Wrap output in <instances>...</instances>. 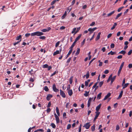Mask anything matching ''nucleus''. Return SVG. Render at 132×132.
Here are the masks:
<instances>
[{
  "label": "nucleus",
  "instance_id": "nucleus-1",
  "mask_svg": "<svg viewBox=\"0 0 132 132\" xmlns=\"http://www.w3.org/2000/svg\"><path fill=\"white\" fill-rule=\"evenodd\" d=\"M44 35V33L39 31H36L31 33V36H40Z\"/></svg>",
  "mask_w": 132,
  "mask_h": 132
},
{
  "label": "nucleus",
  "instance_id": "nucleus-2",
  "mask_svg": "<svg viewBox=\"0 0 132 132\" xmlns=\"http://www.w3.org/2000/svg\"><path fill=\"white\" fill-rule=\"evenodd\" d=\"M60 48L59 50H57L55 52H54L53 53V56H55L56 55L59 54L62 51V48L61 46H59Z\"/></svg>",
  "mask_w": 132,
  "mask_h": 132
},
{
  "label": "nucleus",
  "instance_id": "nucleus-3",
  "mask_svg": "<svg viewBox=\"0 0 132 132\" xmlns=\"http://www.w3.org/2000/svg\"><path fill=\"white\" fill-rule=\"evenodd\" d=\"M97 29V28L96 27H94L93 28H90L88 29V31L90 32V34H91L93 33L95 30Z\"/></svg>",
  "mask_w": 132,
  "mask_h": 132
},
{
  "label": "nucleus",
  "instance_id": "nucleus-4",
  "mask_svg": "<svg viewBox=\"0 0 132 132\" xmlns=\"http://www.w3.org/2000/svg\"><path fill=\"white\" fill-rule=\"evenodd\" d=\"M54 116L56 119V122L57 123H60V119L58 116L55 113L54 114Z\"/></svg>",
  "mask_w": 132,
  "mask_h": 132
},
{
  "label": "nucleus",
  "instance_id": "nucleus-5",
  "mask_svg": "<svg viewBox=\"0 0 132 132\" xmlns=\"http://www.w3.org/2000/svg\"><path fill=\"white\" fill-rule=\"evenodd\" d=\"M52 88L53 91L55 92H57L59 91V90L56 88V85L54 84L53 85Z\"/></svg>",
  "mask_w": 132,
  "mask_h": 132
},
{
  "label": "nucleus",
  "instance_id": "nucleus-6",
  "mask_svg": "<svg viewBox=\"0 0 132 132\" xmlns=\"http://www.w3.org/2000/svg\"><path fill=\"white\" fill-rule=\"evenodd\" d=\"M89 123H85L83 126V127L85 128L86 129H88L91 125L89 124Z\"/></svg>",
  "mask_w": 132,
  "mask_h": 132
},
{
  "label": "nucleus",
  "instance_id": "nucleus-7",
  "mask_svg": "<svg viewBox=\"0 0 132 132\" xmlns=\"http://www.w3.org/2000/svg\"><path fill=\"white\" fill-rule=\"evenodd\" d=\"M93 98L90 97L88 100V103H87V107H89L90 105V103L91 100H93Z\"/></svg>",
  "mask_w": 132,
  "mask_h": 132
},
{
  "label": "nucleus",
  "instance_id": "nucleus-8",
  "mask_svg": "<svg viewBox=\"0 0 132 132\" xmlns=\"http://www.w3.org/2000/svg\"><path fill=\"white\" fill-rule=\"evenodd\" d=\"M60 95H61L63 97L65 98L66 97V96L64 92L61 89L60 90Z\"/></svg>",
  "mask_w": 132,
  "mask_h": 132
},
{
  "label": "nucleus",
  "instance_id": "nucleus-9",
  "mask_svg": "<svg viewBox=\"0 0 132 132\" xmlns=\"http://www.w3.org/2000/svg\"><path fill=\"white\" fill-rule=\"evenodd\" d=\"M95 113L96 114V115L95 116V117H94V121H95L96 119H97V117H98V116L99 115V114H100V112H96Z\"/></svg>",
  "mask_w": 132,
  "mask_h": 132
},
{
  "label": "nucleus",
  "instance_id": "nucleus-10",
  "mask_svg": "<svg viewBox=\"0 0 132 132\" xmlns=\"http://www.w3.org/2000/svg\"><path fill=\"white\" fill-rule=\"evenodd\" d=\"M52 97L53 95H52L50 94H48L47 95L46 98V99L47 101H49Z\"/></svg>",
  "mask_w": 132,
  "mask_h": 132
},
{
  "label": "nucleus",
  "instance_id": "nucleus-11",
  "mask_svg": "<svg viewBox=\"0 0 132 132\" xmlns=\"http://www.w3.org/2000/svg\"><path fill=\"white\" fill-rule=\"evenodd\" d=\"M111 95V93H108L104 98L103 99L104 100H105L106 99H107Z\"/></svg>",
  "mask_w": 132,
  "mask_h": 132
},
{
  "label": "nucleus",
  "instance_id": "nucleus-12",
  "mask_svg": "<svg viewBox=\"0 0 132 132\" xmlns=\"http://www.w3.org/2000/svg\"><path fill=\"white\" fill-rule=\"evenodd\" d=\"M101 105V104H99L97 106H96V112H98V111L100 109Z\"/></svg>",
  "mask_w": 132,
  "mask_h": 132
},
{
  "label": "nucleus",
  "instance_id": "nucleus-13",
  "mask_svg": "<svg viewBox=\"0 0 132 132\" xmlns=\"http://www.w3.org/2000/svg\"><path fill=\"white\" fill-rule=\"evenodd\" d=\"M81 34H80L75 39L74 42L76 43L77 42L79 39L81 37Z\"/></svg>",
  "mask_w": 132,
  "mask_h": 132
},
{
  "label": "nucleus",
  "instance_id": "nucleus-14",
  "mask_svg": "<svg viewBox=\"0 0 132 132\" xmlns=\"http://www.w3.org/2000/svg\"><path fill=\"white\" fill-rule=\"evenodd\" d=\"M123 90H122L121 91V92L119 94V96L117 98V99L118 100L119 99L122 97V96L123 94Z\"/></svg>",
  "mask_w": 132,
  "mask_h": 132
},
{
  "label": "nucleus",
  "instance_id": "nucleus-15",
  "mask_svg": "<svg viewBox=\"0 0 132 132\" xmlns=\"http://www.w3.org/2000/svg\"><path fill=\"white\" fill-rule=\"evenodd\" d=\"M101 34V33L100 32H99L98 35L96 37L95 39V40L96 41H97L100 38V36Z\"/></svg>",
  "mask_w": 132,
  "mask_h": 132
},
{
  "label": "nucleus",
  "instance_id": "nucleus-16",
  "mask_svg": "<svg viewBox=\"0 0 132 132\" xmlns=\"http://www.w3.org/2000/svg\"><path fill=\"white\" fill-rule=\"evenodd\" d=\"M68 93L69 96H71L73 94V92L72 89L69 90L68 91Z\"/></svg>",
  "mask_w": 132,
  "mask_h": 132
},
{
  "label": "nucleus",
  "instance_id": "nucleus-17",
  "mask_svg": "<svg viewBox=\"0 0 132 132\" xmlns=\"http://www.w3.org/2000/svg\"><path fill=\"white\" fill-rule=\"evenodd\" d=\"M116 76H114L113 77H111V84H112L114 81L116 79Z\"/></svg>",
  "mask_w": 132,
  "mask_h": 132
},
{
  "label": "nucleus",
  "instance_id": "nucleus-18",
  "mask_svg": "<svg viewBox=\"0 0 132 132\" xmlns=\"http://www.w3.org/2000/svg\"><path fill=\"white\" fill-rule=\"evenodd\" d=\"M115 11H113L109 13L106 16V17H109L111 16V15L113 14L115 12Z\"/></svg>",
  "mask_w": 132,
  "mask_h": 132
},
{
  "label": "nucleus",
  "instance_id": "nucleus-19",
  "mask_svg": "<svg viewBox=\"0 0 132 132\" xmlns=\"http://www.w3.org/2000/svg\"><path fill=\"white\" fill-rule=\"evenodd\" d=\"M56 111L58 116H60V113H59V110L58 107H56Z\"/></svg>",
  "mask_w": 132,
  "mask_h": 132
},
{
  "label": "nucleus",
  "instance_id": "nucleus-20",
  "mask_svg": "<svg viewBox=\"0 0 132 132\" xmlns=\"http://www.w3.org/2000/svg\"><path fill=\"white\" fill-rule=\"evenodd\" d=\"M67 14V12L66 11H65L64 13V14L61 17L62 19H63L66 16Z\"/></svg>",
  "mask_w": 132,
  "mask_h": 132
},
{
  "label": "nucleus",
  "instance_id": "nucleus-21",
  "mask_svg": "<svg viewBox=\"0 0 132 132\" xmlns=\"http://www.w3.org/2000/svg\"><path fill=\"white\" fill-rule=\"evenodd\" d=\"M128 84H129L128 83H127L126 84H125L123 85H122L123 87V89H124L126 88L128 86Z\"/></svg>",
  "mask_w": 132,
  "mask_h": 132
},
{
  "label": "nucleus",
  "instance_id": "nucleus-22",
  "mask_svg": "<svg viewBox=\"0 0 132 132\" xmlns=\"http://www.w3.org/2000/svg\"><path fill=\"white\" fill-rule=\"evenodd\" d=\"M72 49H70L69 50V52L68 53L67 56L65 57V59L67 58L69 56V55L72 52Z\"/></svg>",
  "mask_w": 132,
  "mask_h": 132
},
{
  "label": "nucleus",
  "instance_id": "nucleus-23",
  "mask_svg": "<svg viewBox=\"0 0 132 132\" xmlns=\"http://www.w3.org/2000/svg\"><path fill=\"white\" fill-rule=\"evenodd\" d=\"M89 91L88 92H87L86 91H85V93H84V95L86 97L87 96H88V95H89Z\"/></svg>",
  "mask_w": 132,
  "mask_h": 132
},
{
  "label": "nucleus",
  "instance_id": "nucleus-24",
  "mask_svg": "<svg viewBox=\"0 0 132 132\" xmlns=\"http://www.w3.org/2000/svg\"><path fill=\"white\" fill-rule=\"evenodd\" d=\"M91 129L92 131H93L95 130V126L94 124L92 126L91 128Z\"/></svg>",
  "mask_w": 132,
  "mask_h": 132
},
{
  "label": "nucleus",
  "instance_id": "nucleus-25",
  "mask_svg": "<svg viewBox=\"0 0 132 132\" xmlns=\"http://www.w3.org/2000/svg\"><path fill=\"white\" fill-rule=\"evenodd\" d=\"M38 131H40L41 132H44V130L43 129H37L35 131H34V132H38Z\"/></svg>",
  "mask_w": 132,
  "mask_h": 132
},
{
  "label": "nucleus",
  "instance_id": "nucleus-26",
  "mask_svg": "<svg viewBox=\"0 0 132 132\" xmlns=\"http://www.w3.org/2000/svg\"><path fill=\"white\" fill-rule=\"evenodd\" d=\"M117 23L115 22L114 23V25L113 26V27L111 28V30H113L116 27V26L117 25Z\"/></svg>",
  "mask_w": 132,
  "mask_h": 132
},
{
  "label": "nucleus",
  "instance_id": "nucleus-27",
  "mask_svg": "<svg viewBox=\"0 0 132 132\" xmlns=\"http://www.w3.org/2000/svg\"><path fill=\"white\" fill-rule=\"evenodd\" d=\"M80 51V48H78L77 49V50L76 52V53L75 54V55H78L79 54V53Z\"/></svg>",
  "mask_w": 132,
  "mask_h": 132
},
{
  "label": "nucleus",
  "instance_id": "nucleus-28",
  "mask_svg": "<svg viewBox=\"0 0 132 132\" xmlns=\"http://www.w3.org/2000/svg\"><path fill=\"white\" fill-rule=\"evenodd\" d=\"M124 64V62H122V63L121 64L120 66L119 69H120L121 70H122V68Z\"/></svg>",
  "mask_w": 132,
  "mask_h": 132
},
{
  "label": "nucleus",
  "instance_id": "nucleus-29",
  "mask_svg": "<svg viewBox=\"0 0 132 132\" xmlns=\"http://www.w3.org/2000/svg\"><path fill=\"white\" fill-rule=\"evenodd\" d=\"M101 93H99L97 95V98L98 99V100L100 99L101 98Z\"/></svg>",
  "mask_w": 132,
  "mask_h": 132
},
{
  "label": "nucleus",
  "instance_id": "nucleus-30",
  "mask_svg": "<svg viewBox=\"0 0 132 132\" xmlns=\"http://www.w3.org/2000/svg\"><path fill=\"white\" fill-rule=\"evenodd\" d=\"M122 14V13H121L119 14H118L116 16L115 19H118V18H119L120 16Z\"/></svg>",
  "mask_w": 132,
  "mask_h": 132
},
{
  "label": "nucleus",
  "instance_id": "nucleus-31",
  "mask_svg": "<svg viewBox=\"0 0 132 132\" xmlns=\"http://www.w3.org/2000/svg\"><path fill=\"white\" fill-rule=\"evenodd\" d=\"M76 43L74 42L72 44V45L71 46L70 48V49H72V48L75 45V44Z\"/></svg>",
  "mask_w": 132,
  "mask_h": 132
},
{
  "label": "nucleus",
  "instance_id": "nucleus-32",
  "mask_svg": "<svg viewBox=\"0 0 132 132\" xmlns=\"http://www.w3.org/2000/svg\"><path fill=\"white\" fill-rule=\"evenodd\" d=\"M22 36L21 35H19V36H17L16 37V40H19L20 39L21 40Z\"/></svg>",
  "mask_w": 132,
  "mask_h": 132
},
{
  "label": "nucleus",
  "instance_id": "nucleus-33",
  "mask_svg": "<svg viewBox=\"0 0 132 132\" xmlns=\"http://www.w3.org/2000/svg\"><path fill=\"white\" fill-rule=\"evenodd\" d=\"M126 53V51H122L120 52H119V54H122L124 55V54H125Z\"/></svg>",
  "mask_w": 132,
  "mask_h": 132
},
{
  "label": "nucleus",
  "instance_id": "nucleus-34",
  "mask_svg": "<svg viewBox=\"0 0 132 132\" xmlns=\"http://www.w3.org/2000/svg\"><path fill=\"white\" fill-rule=\"evenodd\" d=\"M76 28L77 29V30L75 31V33L74 35L76 34L79 31V30L80 29V27H79L78 28Z\"/></svg>",
  "mask_w": 132,
  "mask_h": 132
},
{
  "label": "nucleus",
  "instance_id": "nucleus-35",
  "mask_svg": "<svg viewBox=\"0 0 132 132\" xmlns=\"http://www.w3.org/2000/svg\"><path fill=\"white\" fill-rule=\"evenodd\" d=\"M44 89L46 92H48V90H49V89H48V87L47 86H45V87H44Z\"/></svg>",
  "mask_w": 132,
  "mask_h": 132
},
{
  "label": "nucleus",
  "instance_id": "nucleus-36",
  "mask_svg": "<svg viewBox=\"0 0 132 132\" xmlns=\"http://www.w3.org/2000/svg\"><path fill=\"white\" fill-rule=\"evenodd\" d=\"M73 77H71L69 79V82L70 84H71L72 82Z\"/></svg>",
  "mask_w": 132,
  "mask_h": 132
},
{
  "label": "nucleus",
  "instance_id": "nucleus-37",
  "mask_svg": "<svg viewBox=\"0 0 132 132\" xmlns=\"http://www.w3.org/2000/svg\"><path fill=\"white\" fill-rule=\"evenodd\" d=\"M51 126L53 128H55L56 126L54 123H51Z\"/></svg>",
  "mask_w": 132,
  "mask_h": 132
},
{
  "label": "nucleus",
  "instance_id": "nucleus-38",
  "mask_svg": "<svg viewBox=\"0 0 132 132\" xmlns=\"http://www.w3.org/2000/svg\"><path fill=\"white\" fill-rule=\"evenodd\" d=\"M112 74L109 77L108 79V80L107 81V82H109V81H110V80H111V77H112Z\"/></svg>",
  "mask_w": 132,
  "mask_h": 132
},
{
  "label": "nucleus",
  "instance_id": "nucleus-39",
  "mask_svg": "<svg viewBox=\"0 0 132 132\" xmlns=\"http://www.w3.org/2000/svg\"><path fill=\"white\" fill-rule=\"evenodd\" d=\"M86 79H88L89 78V73L88 71L87 72L86 74Z\"/></svg>",
  "mask_w": 132,
  "mask_h": 132
},
{
  "label": "nucleus",
  "instance_id": "nucleus-40",
  "mask_svg": "<svg viewBox=\"0 0 132 132\" xmlns=\"http://www.w3.org/2000/svg\"><path fill=\"white\" fill-rule=\"evenodd\" d=\"M48 67V64H46L43 65V68H47Z\"/></svg>",
  "mask_w": 132,
  "mask_h": 132
},
{
  "label": "nucleus",
  "instance_id": "nucleus-41",
  "mask_svg": "<svg viewBox=\"0 0 132 132\" xmlns=\"http://www.w3.org/2000/svg\"><path fill=\"white\" fill-rule=\"evenodd\" d=\"M76 28H75L73 29L72 30L71 32V33L72 34H73L76 31Z\"/></svg>",
  "mask_w": 132,
  "mask_h": 132
},
{
  "label": "nucleus",
  "instance_id": "nucleus-42",
  "mask_svg": "<svg viewBox=\"0 0 132 132\" xmlns=\"http://www.w3.org/2000/svg\"><path fill=\"white\" fill-rule=\"evenodd\" d=\"M71 125L70 124H69L67 125V129L68 130L71 127Z\"/></svg>",
  "mask_w": 132,
  "mask_h": 132
},
{
  "label": "nucleus",
  "instance_id": "nucleus-43",
  "mask_svg": "<svg viewBox=\"0 0 132 132\" xmlns=\"http://www.w3.org/2000/svg\"><path fill=\"white\" fill-rule=\"evenodd\" d=\"M40 39H45L46 38V37L45 36H41L39 37Z\"/></svg>",
  "mask_w": 132,
  "mask_h": 132
},
{
  "label": "nucleus",
  "instance_id": "nucleus-44",
  "mask_svg": "<svg viewBox=\"0 0 132 132\" xmlns=\"http://www.w3.org/2000/svg\"><path fill=\"white\" fill-rule=\"evenodd\" d=\"M103 84V81H102L99 82V86L100 87H101L102 86V85Z\"/></svg>",
  "mask_w": 132,
  "mask_h": 132
},
{
  "label": "nucleus",
  "instance_id": "nucleus-45",
  "mask_svg": "<svg viewBox=\"0 0 132 132\" xmlns=\"http://www.w3.org/2000/svg\"><path fill=\"white\" fill-rule=\"evenodd\" d=\"M31 34L30 33H27L25 34V36L26 37H29L31 35Z\"/></svg>",
  "mask_w": 132,
  "mask_h": 132
},
{
  "label": "nucleus",
  "instance_id": "nucleus-46",
  "mask_svg": "<svg viewBox=\"0 0 132 132\" xmlns=\"http://www.w3.org/2000/svg\"><path fill=\"white\" fill-rule=\"evenodd\" d=\"M60 43V41H58L57 42L56 44L55 45V47H57L59 45Z\"/></svg>",
  "mask_w": 132,
  "mask_h": 132
},
{
  "label": "nucleus",
  "instance_id": "nucleus-47",
  "mask_svg": "<svg viewBox=\"0 0 132 132\" xmlns=\"http://www.w3.org/2000/svg\"><path fill=\"white\" fill-rule=\"evenodd\" d=\"M66 113L65 112L63 113V118H64L65 119L67 117H66Z\"/></svg>",
  "mask_w": 132,
  "mask_h": 132
},
{
  "label": "nucleus",
  "instance_id": "nucleus-48",
  "mask_svg": "<svg viewBox=\"0 0 132 132\" xmlns=\"http://www.w3.org/2000/svg\"><path fill=\"white\" fill-rule=\"evenodd\" d=\"M95 24V22L94 21L93 22L91 23L90 24V26H94Z\"/></svg>",
  "mask_w": 132,
  "mask_h": 132
},
{
  "label": "nucleus",
  "instance_id": "nucleus-49",
  "mask_svg": "<svg viewBox=\"0 0 132 132\" xmlns=\"http://www.w3.org/2000/svg\"><path fill=\"white\" fill-rule=\"evenodd\" d=\"M132 53V50H130L128 52V55H131V53Z\"/></svg>",
  "mask_w": 132,
  "mask_h": 132
},
{
  "label": "nucleus",
  "instance_id": "nucleus-50",
  "mask_svg": "<svg viewBox=\"0 0 132 132\" xmlns=\"http://www.w3.org/2000/svg\"><path fill=\"white\" fill-rule=\"evenodd\" d=\"M98 62L99 63V64L98 65L100 67L102 66L103 64L102 62H101L100 60Z\"/></svg>",
  "mask_w": 132,
  "mask_h": 132
},
{
  "label": "nucleus",
  "instance_id": "nucleus-51",
  "mask_svg": "<svg viewBox=\"0 0 132 132\" xmlns=\"http://www.w3.org/2000/svg\"><path fill=\"white\" fill-rule=\"evenodd\" d=\"M85 41H86V39H84L83 40V41L82 42V43H81V45H83L84 44L85 42Z\"/></svg>",
  "mask_w": 132,
  "mask_h": 132
},
{
  "label": "nucleus",
  "instance_id": "nucleus-52",
  "mask_svg": "<svg viewBox=\"0 0 132 132\" xmlns=\"http://www.w3.org/2000/svg\"><path fill=\"white\" fill-rule=\"evenodd\" d=\"M111 48H113L114 47V44L113 43L111 44Z\"/></svg>",
  "mask_w": 132,
  "mask_h": 132
},
{
  "label": "nucleus",
  "instance_id": "nucleus-53",
  "mask_svg": "<svg viewBox=\"0 0 132 132\" xmlns=\"http://www.w3.org/2000/svg\"><path fill=\"white\" fill-rule=\"evenodd\" d=\"M111 54V55H113L116 54V52H113L112 51H110Z\"/></svg>",
  "mask_w": 132,
  "mask_h": 132
},
{
  "label": "nucleus",
  "instance_id": "nucleus-54",
  "mask_svg": "<svg viewBox=\"0 0 132 132\" xmlns=\"http://www.w3.org/2000/svg\"><path fill=\"white\" fill-rule=\"evenodd\" d=\"M109 72V70H106L104 71V73L105 74H107Z\"/></svg>",
  "mask_w": 132,
  "mask_h": 132
},
{
  "label": "nucleus",
  "instance_id": "nucleus-55",
  "mask_svg": "<svg viewBox=\"0 0 132 132\" xmlns=\"http://www.w3.org/2000/svg\"><path fill=\"white\" fill-rule=\"evenodd\" d=\"M51 105V102H50L48 103V105L47 106V107L48 108H49L50 107V106Z\"/></svg>",
  "mask_w": 132,
  "mask_h": 132
},
{
  "label": "nucleus",
  "instance_id": "nucleus-56",
  "mask_svg": "<svg viewBox=\"0 0 132 132\" xmlns=\"http://www.w3.org/2000/svg\"><path fill=\"white\" fill-rule=\"evenodd\" d=\"M121 70H121L120 69H119V70L118 71V76H119V75L121 73Z\"/></svg>",
  "mask_w": 132,
  "mask_h": 132
},
{
  "label": "nucleus",
  "instance_id": "nucleus-57",
  "mask_svg": "<svg viewBox=\"0 0 132 132\" xmlns=\"http://www.w3.org/2000/svg\"><path fill=\"white\" fill-rule=\"evenodd\" d=\"M33 70L32 69H31V70L29 71V72L30 74V75H32L33 74V73H31V72H33Z\"/></svg>",
  "mask_w": 132,
  "mask_h": 132
},
{
  "label": "nucleus",
  "instance_id": "nucleus-58",
  "mask_svg": "<svg viewBox=\"0 0 132 132\" xmlns=\"http://www.w3.org/2000/svg\"><path fill=\"white\" fill-rule=\"evenodd\" d=\"M56 0H54L51 3V5H53L56 2Z\"/></svg>",
  "mask_w": 132,
  "mask_h": 132
},
{
  "label": "nucleus",
  "instance_id": "nucleus-59",
  "mask_svg": "<svg viewBox=\"0 0 132 132\" xmlns=\"http://www.w3.org/2000/svg\"><path fill=\"white\" fill-rule=\"evenodd\" d=\"M41 31L43 32H47L46 29H43L41 30Z\"/></svg>",
  "mask_w": 132,
  "mask_h": 132
},
{
  "label": "nucleus",
  "instance_id": "nucleus-60",
  "mask_svg": "<svg viewBox=\"0 0 132 132\" xmlns=\"http://www.w3.org/2000/svg\"><path fill=\"white\" fill-rule=\"evenodd\" d=\"M71 57H69L68 59V60L67 61V63H69L70 62V61L71 60Z\"/></svg>",
  "mask_w": 132,
  "mask_h": 132
},
{
  "label": "nucleus",
  "instance_id": "nucleus-61",
  "mask_svg": "<svg viewBox=\"0 0 132 132\" xmlns=\"http://www.w3.org/2000/svg\"><path fill=\"white\" fill-rule=\"evenodd\" d=\"M128 67L129 69L131 68H132V64H129Z\"/></svg>",
  "mask_w": 132,
  "mask_h": 132
},
{
  "label": "nucleus",
  "instance_id": "nucleus-62",
  "mask_svg": "<svg viewBox=\"0 0 132 132\" xmlns=\"http://www.w3.org/2000/svg\"><path fill=\"white\" fill-rule=\"evenodd\" d=\"M122 55H120L117 57V59H121L122 58Z\"/></svg>",
  "mask_w": 132,
  "mask_h": 132
},
{
  "label": "nucleus",
  "instance_id": "nucleus-63",
  "mask_svg": "<svg viewBox=\"0 0 132 132\" xmlns=\"http://www.w3.org/2000/svg\"><path fill=\"white\" fill-rule=\"evenodd\" d=\"M51 111V109L50 108H48L46 110V111L47 113H48Z\"/></svg>",
  "mask_w": 132,
  "mask_h": 132
},
{
  "label": "nucleus",
  "instance_id": "nucleus-64",
  "mask_svg": "<svg viewBox=\"0 0 132 132\" xmlns=\"http://www.w3.org/2000/svg\"><path fill=\"white\" fill-rule=\"evenodd\" d=\"M65 27L63 26L61 27L60 28V29L61 30H63L65 29Z\"/></svg>",
  "mask_w": 132,
  "mask_h": 132
}]
</instances>
